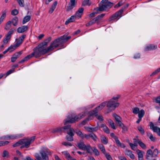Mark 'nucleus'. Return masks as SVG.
Wrapping results in <instances>:
<instances>
[{
	"mask_svg": "<svg viewBox=\"0 0 160 160\" xmlns=\"http://www.w3.org/2000/svg\"><path fill=\"white\" fill-rule=\"evenodd\" d=\"M18 13V11L16 9H14L12 10L11 12L12 15L15 16L17 15Z\"/></svg>",
	"mask_w": 160,
	"mask_h": 160,
	"instance_id": "6e6d98bb",
	"label": "nucleus"
},
{
	"mask_svg": "<svg viewBox=\"0 0 160 160\" xmlns=\"http://www.w3.org/2000/svg\"><path fill=\"white\" fill-rule=\"evenodd\" d=\"M9 143V142L7 141H0V147L7 145Z\"/></svg>",
	"mask_w": 160,
	"mask_h": 160,
	"instance_id": "ea45409f",
	"label": "nucleus"
},
{
	"mask_svg": "<svg viewBox=\"0 0 160 160\" xmlns=\"http://www.w3.org/2000/svg\"><path fill=\"white\" fill-rule=\"evenodd\" d=\"M9 154L8 152L6 150H4L3 151V154L2 156L3 158H8L9 156Z\"/></svg>",
	"mask_w": 160,
	"mask_h": 160,
	"instance_id": "79ce46f5",
	"label": "nucleus"
},
{
	"mask_svg": "<svg viewBox=\"0 0 160 160\" xmlns=\"http://www.w3.org/2000/svg\"><path fill=\"white\" fill-rule=\"evenodd\" d=\"M147 135L149 137V139L152 141L154 142L156 140V138L153 136L152 133H148L147 134Z\"/></svg>",
	"mask_w": 160,
	"mask_h": 160,
	"instance_id": "c9c22d12",
	"label": "nucleus"
},
{
	"mask_svg": "<svg viewBox=\"0 0 160 160\" xmlns=\"http://www.w3.org/2000/svg\"><path fill=\"white\" fill-rule=\"evenodd\" d=\"M86 115V113L85 112H82L74 117L68 116L64 120V124L66 125L68 123H73L76 122H77L84 117Z\"/></svg>",
	"mask_w": 160,
	"mask_h": 160,
	"instance_id": "20e7f679",
	"label": "nucleus"
},
{
	"mask_svg": "<svg viewBox=\"0 0 160 160\" xmlns=\"http://www.w3.org/2000/svg\"><path fill=\"white\" fill-rule=\"evenodd\" d=\"M129 144L131 149L133 150H135L136 147L138 146L137 144L135 145L131 142H129Z\"/></svg>",
	"mask_w": 160,
	"mask_h": 160,
	"instance_id": "3c124183",
	"label": "nucleus"
},
{
	"mask_svg": "<svg viewBox=\"0 0 160 160\" xmlns=\"http://www.w3.org/2000/svg\"><path fill=\"white\" fill-rule=\"evenodd\" d=\"M19 5L21 7H23L24 6V2L23 0H17Z\"/></svg>",
	"mask_w": 160,
	"mask_h": 160,
	"instance_id": "864d4df0",
	"label": "nucleus"
},
{
	"mask_svg": "<svg viewBox=\"0 0 160 160\" xmlns=\"http://www.w3.org/2000/svg\"><path fill=\"white\" fill-rule=\"evenodd\" d=\"M35 139V137H32L28 139H22V145L21 146L20 148H22L24 147L26 148H28L31 143L33 142Z\"/></svg>",
	"mask_w": 160,
	"mask_h": 160,
	"instance_id": "9d476101",
	"label": "nucleus"
},
{
	"mask_svg": "<svg viewBox=\"0 0 160 160\" xmlns=\"http://www.w3.org/2000/svg\"><path fill=\"white\" fill-rule=\"evenodd\" d=\"M125 154L129 156L131 159H135V156L132 153V152L128 149L125 150Z\"/></svg>",
	"mask_w": 160,
	"mask_h": 160,
	"instance_id": "a211bd4d",
	"label": "nucleus"
},
{
	"mask_svg": "<svg viewBox=\"0 0 160 160\" xmlns=\"http://www.w3.org/2000/svg\"><path fill=\"white\" fill-rule=\"evenodd\" d=\"M96 118L100 121H102L103 120V118L102 115H98L97 114H95Z\"/></svg>",
	"mask_w": 160,
	"mask_h": 160,
	"instance_id": "de8ad7c7",
	"label": "nucleus"
},
{
	"mask_svg": "<svg viewBox=\"0 0 160 160\" xmlns=\"http://www.w3.org/2000/svg\"><path fill=\"white\" fill-rule=\"evenodd\" d=\"M77 18L75 15L72 16L71 17L69 18L65 22V24L66 25L68 24L69 22H72L74 21Z\"/></svg>",
	"mask_w": 160,
	"mask_h": 160,
	"instance_id": "5701e85b",
	"label": "nucleus"
},
{
	"mask_svg": "<svg viewBox=\"0 0 160 160\" xmlns=\"http://www.w3.org/2000/svg\"><path fill=\"white\" fill-rule=\"evenodd\" d=\"M123 9H121L120 10L116 12L110 18L109 21H117L119 18V17L120 18L121 17V14L123 12Z\"/></svg>",
	"mask_w": 160,
	"mask_h": 160,
	"instance_id": "9b49d317",
	"label": "nucleus"
},
{
	"mask_svg": "<svg viewBox=\"0 0 160 160\" xmlns=\"http://www.w3.org/2000/svg\"><path fill=\"white\" fill-rule=\"evenodd\" d=\"M110 136L112 137L115 140L118 138V137L117 136H115V134L113 133H111L110 134Z\"/></svg>",
	"mask_w": 160,
	"mask_h": 160,
	"instance_id": "69168bd1",
	"label": "nucleus"
},
{
	"mask_svg": "<svg viewBox=\"0 0 160 160\" xmlns=\"http://www.w3.org/2000/svg\"><path fill=\"white\" fill-rule=\"evenodd\" d=\"M100 139L101 142L104 144H107L108 143V138L103 135H101L100 136Z\"/></svg>",
	"mask_w": 160,
	"mask_h": 160,
	"instance_id": "4be33fe9",
	"label": "nucleus"
},
{
	"mask_svg": "<svg viewBox=\"0 0 160 160\" xmlns=\"http://www.w3.org/2000/svg\"><path fill=\"white\" fill-rule=\"evenodd\" d=\"M83 11L84 8H80L78 10L75 15L77 18L79 19L81 18Z\"/></svg>",
	"mask_w": 160,
	"mask_h": 160,
	"instance_id": "f3484780",
	"label": "nucleus"
},
{
	"mask_svg": "<svg viewBox=\"0 0 160 160\" xmlns=\"http://www.w3.org/2000/svg\"><path fill=\"white\" fill-rule=\"evenodd\" d=\"M57 4V1L55 2L52 5L49 11V13H52L53 11L55 9Z\"/></svg>",
	"mask_w": 160,
	"mask_h": 160,
	"instance_id": "393cba45",
	"label": "nucleus"
},
{
	"mask_svg": "<svg viewBox=\"0 0 160 160\" xmlns=\"http://www.w3.org/2000/svg\"><path fill=\"white\" fill-rule=\"evenodd\" d=\"M158 153V151L157 148L154 149L153 152L151 149H149L146 152V158L148 160H156V158L152 159V158L157 157Z\"/></svg>",
	"mask_w": 160,
	"mask_h": 160,
	"instance_id": "6e6552de",
	"label": "nucleus"
},
{
	"mask_svg": "<svg viewBox=\"0 0 160 160\" xmlns=\"http://www.w3.org/2000/svg\"><path fill=\"white\" fill-rule=\"evenodd\" d=\"M62 153L65 156L66 158L68 160H76V159L72 157L69 153L67 151H64L62 152Z\"/></svg>",
	"mask_w": 160,
	"mask_h": 160,
	"instance_id": "412c9836",
	"label": "nucleus"
},
{
	"mask_svg": "<svg viewBox=\"0 0 160 160\" xmlns=\"http://www.w3.org/2000/svg\"><path fill=\"white\" fill-rule=\"evenodd\" d=\"M75 0H70V2L68 4L66 9V11H69L72 10L75 7Z\"/></svg>",
	"mask_w": 160,
	"mask_h": 160,
	"instance_id": "2eb2a0df",
	"label": "nucleus"
},
{
	"mask_svg": "<svg viewBox=\"0 0 160 160\" xmlns=\"http://www.w3.org/2000/svg\"><path fill=\"white\" fill-rule=\"evenodd\" d=\"M75 132L82 139L83 138L84 134L81 130H76Z\"/></svg>",
	"mask_w": 160,
	"mask_h": 160,
	"instance_id": "473e14b6",
	"label": "nucleus"
},
{
	"mask_svg": "<svg viewBox=\"0 0 160 160\" xmlns=\"http://www.w3.org/2000/svg\"><path fill=\"white\" fill-rule=\"evenodd\" d=\"M105 15V13H102L98 15L95 18H94L96 23H98L99 21L103 18Z\"/></svg>",
	"mask_w": 160,
	"mask_h": 160,
	"instance_id": "a878e982",
	"label": "nucleus"
},
{
	"mask_svg": "<svg viewBox=\"0 0 160 160\" xmlns=\"http://www.w3.org/2000/svg\"><path fill=\"white\" fill-rule=\"evenodd\" d=\"M137 128L140 133L142 134H144L145 133V131L143 128L140 126L137 127Z\"/></svg>",
	"mask_w": 160,
	"mask_h": 160,
	"instance_id": "a19ab883",
	"label": "nucleus"
},
{
	"mask_svg": "<svg viewBox=\"0 0 160 160\" xmlns=\"http://www.w3.org/2000/svg\"><path fill=\"white\" fill-rule=\"evenodd\" d=\"M53 152L44 146H42L39 151L40 154L38 153H35L34 156L36 160H49L48 156H51Z\"/></svg>",
	"mask_w": 160,
	"mask_h": 160,
	"instance_id": "f03ea898",
	"label": "nucleus"
},
{
	"mask_svg": "<svg viewBox=\"0 0 160 160\" xmlns=\"http://www.w3.org/2000/svg\"><path fill=\"white\" fill-rule=\"evenodd\" d=\"M22 42L19 39H18L17 42L15 44V45L16 46L18 47L19 46V45L21 44Z\"/></svg>",
	"mask_w": 160,
	"mask_h": 160,
	"instance_id": "13d9d810",
	"label": "nucleus"
},
{
	"mask_svg": "<svg viewBox=\"0 0 160 160\" xmlns=\"http://www.w3.org/2000/svg\"><path fill=\"white\" fill-rule=\"evenodd\" d=\"M20 145H22V139L20 140H19L18 142H17L15 144H13V145L12 146L14 147H15L18 146Z\"/></svg>",
	"mask_w": 160,
	"mask_h": 160,
	"instance_id": "49530a36",
	"label": "nucleus"
},
{
	"mask_svg": "<svg viewBox=\"0 0 160 160\" xmlns=\"http://www.w3.org/2000/svg\"><path fill=\"white\" fill-rule=\"evenodd\" d=\"M160 72V68H158L154 72H153L150 75L151 76H152L156 74H157L158 72ZM160 78V75L158 77V78Z\"/></svg>",
	"mask_w": 160,
	"mask_h": 160,
	"instance_id": "37998d69",
	"label": "nucleus"
},
{
	"mask_svg": "<svg viewBox=\"0 0 160 160\" xmlns=\"http://www.w3.org/2000/svg\"><path fill=\"white\" fill-rule=\"evenodd\" d=\"M77 146L81 149L83 150H86L88 153L91 152L92 147L89 144L85 145L82 140L80 141V142L78 143Z\"/></svg>",
	"mask_w": 160,
	"mask_h": 160,
	"instance_id": "1a4fd4ad",
	"label": "nucleus"
},
{
	"mask_svg": "<svg viewBox=\"0 0 160 160\" xmlns=\"http://www.w3.org/2000/svg\"><path fill=\"white\" fill-rule=\"evenodd\" d=\"M18 20V18L17 17H14L12 19V23L14 26H16L17 25Z\"/></svg>",
	"mask_w": 160,
	"mask_h": 160,
	"instance_id": "2f4dec72",
	"label": "nucleus"
},
{
	"mask_svg": "<svg viewBox=\"0 0 160 160\" xmlns=\"http://www.w3.org/2000/svg\"><path fill=\"white\" fill-rule=\"evenodd\" d=\"M150 128L152 129L153 132H157L158 135L160 136V128L158 127L154 126V124L152 122H150Z\"/></svg>",
	"mask_w": 160,
	"mask_h": 160,
	"instance_id": "ddd939ff",
	"label": "nucleus"
},
{
	"mask_svg": "<svg viewBox=\"0 0 160 160\" xmlns=\"http://www.w3.org/2000/svg\"><path fill=\"white\" fill-rule=\"evenodd\" d=\"M26 37V35L24 34L22 35L20 37H19L18 38L22 42H23L24 39Z\"/></svg>",
	"mask_w": 160,
	"mask_h": 160,
	"instance_id": "0e129e2a",
	"label": "nucleus"
},
{
	"mask_svg": "<svg viewBox=\"0 0 160 160\" xmlns=\"http://www.w3.org/2000/svg\"><path fill=\"white\" fill-rule=\"evenodd\" d=\"M115 141L118 146V147L119 145H120L121 144V143L118 140V138L117 139H116Z\"/></svg>",
	"mask_w": 160,
	"mask_h": 160,
	"instance_id": "338daca9",
	"label": "nucleus"
},
{
	"mask_svg": "<svg viewBox=\"0 0 160 160\" xmlns=\"http://www.w3.org/2000/svg\"><path fill=\"white\" fill-rule=\"evenodd\" d=\"M118 158L120 160H127V158L125 157L122 156H118Z\"/></svg>",
	"mask_w": 160,
	"mask_h": 160,
	"instance_id": "774afa93",
	"label": "nucleus"
},
{
	"mask_svg": "<svg viewBox=\"0 0 160 160\" xmlns=\"http://www.w3.org/2000/svg\"><path fill=\"white\" fill-rule=\"evenodd\" d=\"M7 12L6 10H5L4 11L2 12V15L0 18V19H2L3 20L6 17V13Z\"/></svg>",
	"mask_w": 160,
	"mask_h": 160,
	"instance_id": "09e8293b",
	"label": "nucleus"
},
{
	"mask_svg": "<svg viewBox=\"0 0 160 160\" xmlns=\"http://www.w3.org/2000/svg\"><path fill=\"white\" fill-rule=\"evenodd\" d=\"M107 102H104L101 103L96 108L92 111L89 112V115L88 118L86 119L82 122V124L84 125L87 121H89L91 119H90V117L97 113L98 112L102 110L104 107L106 105Z\"/></svg>",
	"mask_w": 160,
	"mask_h": 160,
	"instance_id": "423d86ee",
	"label": "nucleus"
},
{
	"mask_svg": "<svg viewBox=\"0 0 160 160\" xmlns=\"http://www.w3.org/2000/svg\"><path fill=\"white\" fill-rule=\"evenodd\" d=\"M14 72V68L12 70H10L9 71H8L6 73V76H8L10 74Z\"/></svg>",
	"mask_w": 160,
	"mask_h": 160,
	"instance_id": "052dcab7",
	"label": "nucleus"
},
{
	"mask_svg": "<svg viewBox=\"0 0 160 160\" xmlns=\"http://www.w3.org/2000/svg\"><path fill=\"white\" fill-rule=\"evenodd\" d=\"M138 114V118H142L144 116L145 112L144 110L143 109H142L140 111H139Z\"/></svg>",
	"mask_w": 160,
	"mask_h": 160,
	"instance_id": "e433bc0d",
	"label": "nucleus"
},
{
	"mask_svg": "<svg viewBox=\"0 0 160 160\" xmlns=\"http://www.w3.org/2000/svg\"><path fill=\"white\" fill-rule=\"evenodd\" d=\"M22 137V135L19 134L9 135V139H14Z\"/></svg>",
	"mask_w": 160,
	"mask_h": 160,
	"instance_id": "bb28decb",
	"label": "nucleus"
},
{
	"mask_svg": "<svg viewBox=\"0 0 160 160\" xmlns=\"http://www.w3.org/2000/svg\"><path fill=\"white\" fill-rule=\"evenodd\" d=\"M157 45L149 44L146 46L144 50L145 51L153 50L157 49Z\"/></svg>",
	"mask_w": 160,
	"mask_h": 160,
	"instance_id": "4468645a",
	"label": "nucleus"
},
{
	"mask_svg": "<svg viewBox=\"0 0 160 160\" xmlns=\"http://www.w3.org/2000/svg\"><path fill=\"white\" fill-rule=\"evenodd\" d=\"M121 97L120 95L117 94L113 96L111 99L107 102V106L108 108V113L114 110L115 108L118 107L119 103L118 102L119 98Z\"/></svg>",
	"mask_w": 160,
	"mask_h": 160,
	"instance_id": "7ed1b4c3",
	"label": "nucleus"
},
{
	"mask_svg": "<svg viewBox=\"0 0 160 160\" xmlns=\"http://www.w3.org/2000/svg\"><path fill=\"white\" fill-rule=\"evenodd\" d=\"M112 5V3L108 0H102L100 3L98 8L96 9L97 12H100L107 9L110 8Z\"/></svg>",
	"mask_w": 160,
	"mask_h": 160,
	"instance_id": "0eeeda50",
	"label": "nucleus"
},
{
	"mask_svg": "<svg viewBox=\"0 0 160 160\" xmlns=\"http://www.w3.org/2000/svg\"><path fill=\"white\" fill-rule=\"evenodd\" d=\"M28 27L26 26H23L18 28L17 31L18 33H22L27 30Z\"/></svg>",
	"mask_w": 160,
	"mask_h": 160,
	"instance_id": "aec40b11",
	"label": "nucleus"
},
{
	"mask_svg": "<svg viewBox=\"0 0 160 160\" xmlns=\"http://www.w3.org/2000/svg\"><path fill=\"white\" fill-rule=\"evenodd\" d=\"M112 116L115 118L116 122L121 120V118L120 117L116 114L113 113Z\"/></svg>",
	"mask_w": 160,
	"mask_h": 160,
	"instance_id": "4c0bfd02",
	"label": "nucleus"
},
{
	"mask_svg": "<svg viewBox=\"0 0 160 160\" xmlns=\"http://www.w3.org/2000/svg\"><path fill=\"white\" fill-rule=\"evenodd\" d=\"M65 131L70 136H74L73 132H75L73 128H71V125H68L64 127H59L55 129L52 131V133H56Z\"/></svg>",
	"mask_w": 160,
	"mask_h": 160,
	"instance_id": "39448f33",
	"label": "nucleus"
},
{
	"mask_svg": "<svg viewBox=\"0 0 160 160\" xmlns=\"http://www.w3.org/2000/svg\"><path fill=\"white\" fill-rule=\"evenodd\" d=\"M138 143L139 144L140 146L143 149H145L146 148V145L140 140H138Z\"/></svg>",
	"mask_w": 160,
	"mask_h": 160,
	"instance_id": "f704fd0d",
	"label": "nucleus"
},
{
	"mask_svg": "<svg viewBox=\"0 0 160 160\" xmlns=\"http://www.w3.org/2000/svg\"><path fill=\"white\" fill-rule=\"evenodd\" d=\"M100 127L102 128L103 131L107 133H110V130L108 128L106 125L102 124L100 126Z\"/></svg>",
	"mask_w": 160,
	"mask_h": 160,
	"instance_id": "cd10ccee",
	"label": "nucleus"
},
{
	"mask_svg": "<svg viewBox=\"0 0 160 160\" xmlns=\"http://www.w3.org/2000/svg\"><path fill=\"white\" fill-rule=\"evenodd\" d=\"M90 137H91L94 141H96L97 140L98 138L94 133H91L90 134Z\"/></svg>",
	"mask_w": 160,
	"mask_h": 160,
	"instance_id": "603ef678",
	"label": "nucleus"
},
{
	"mask_svg": "<svg viewBox=\"0 0 160 160\" xmlns=\"http://www.w3.org/2000/svg\"><path fill=\"white\" fill-rule=\"evenodd\" d=\"M0 139H1V140H8V139H9V135L0 137Z\"/></svg>",
	"mask_w": 160,
	"mask_h": 160,
	"instance_id": "bf43d9fd",
	"label": "nucleus"
},
{
	"mask_svg": "<svg viewBox=\"0 0 160 160\" xmlns=\"http://www.w3.org/2000/svg\"><path fill=\"white\" fill-rule=\"evenodd\" d=\"M71 38L70 36L67 37V35L65 34L55 39L52 42L49 47H47L48 44L51 40V38L49 37L35 48L33 50V52L31 54L24 57V59L27 61L33 57L38 58L42 55L45 54L52 51L60 44L67 42Z\"/></svg>",
	"mask_w": 160,
	"mask_h": 160,
	"instance_id": "f257e3e1",
	"label": "nucleus"
},
{
	"mask_svg": "<svg viewBox=\"0 0 160 160\" xmlns=\"http://www.w3.org/2000/svg\"><path fill=\"white\" fill-rule=\"evenodd\" d=\"M30 18L31 17L30 16L28 15L25 17L23 20V24H24L29 21L30 20Z\"/></svg>",
	"mask_w": 160,
	"mask_h": 160,
	"instance_id": "72a5a7b5",
	"label": "nucleus"
},
{
	"mask_svg": "<svg viewBox=\"0 0 160 160\" xmlns=\"http://www.w3.org/2000/svg\"><path fill=\"white\" fill-rule=\"evenodd\" d=\"M85 128L88 132H96L98 129V126L95 127H85Z\"/></svg>",
	"mask_w": 160,
	"mask_h": 160,
	"instance_id": "6ab92c4d",
	"label": "nucleus"
},
{
	"mask_svg": "<svg viewBox=\"0 0 160 160\" xmlns=\"http://www.w3.org/2000/svg\"><path fill=\"white\" fill-rule=\"evenodd\" d=\"M91 150H92L94 154L97 156H98L100 155V152L98 149L95 147L92 148Z\"/></svg>",
	"mask_w": 160,
	"mask_h": 160,
	"instance_id": "c85d7f7f",
	"label": "nucleus"
},
{
	"mask_svg": "<svg viewBox=\"0 0 160 160\" xmlns=\"http://www.w3.org/2000/svg\"><path fill=\"white\" fill-rule=\"evenodd\" d=\"M98 147L101 150L102 152L104 154L106 152L104 146L102 144H99L98 145Z\"/></svg>",
	"mask_w": 160,
	"mask_h": 160,
	"instance_id": "b1692460",
	"label": "nucleus"
},
{
	"mask_svg": "<svg viewBox=\"0 0 160 160\" xmlns=\"http://www.w3.org/2000/svg\"><path fill=\"white\" fill-rule=\"evenodd\" d=\"M12 22L11 21H8L6 24L4 29L7 31L11 27Z\"/></svg>",
	"mask_w": 160,
	"mask_h": 160,
	"instance_id": "c756f323",
	"label": "nucleus"
},
{
	"mask_svg": "<svg viewBox=\"0 0 160 160\" xmlns=\"http://www.w3.org/2000/svg\"><path fill=\"white\" fill-rule=\"evenodd\" d=\"M139 111V109L138 108L135 107L132 109V112L134 114H137L138 113Z\"/></svg>",
	"mask_w": 160,
	"mask_h": 160,
	"instance_id": "a18cd8bd",
	"label": "nucleus"
},
{
	"mask_svg": "<svg viewBox=\"0 0 160 160\" xmlns=\"http://www.w3.org/2000/svg\"><path fill=\"white\" fill-rule=\"evenodd\" d=\"M17 47L14 44V45L12 46L11 45L9 47L8 49V50H9V51L10 52H11L13 50H14Z\"/></svg>",
	"mask_w": 160,
	"mask_h": 160,
	"instance_id": "58836bf2",
	"label": "nucleus"
},
{
	"mask_svg": "<svg viewBox=\"0 0 160 160\" xmlns=\"http://www.w3.org/2000/svg\"><path fill=\"white\" fill-rule=\"evenodd\" d=\"M96 23L95 20L94 18L92 19V20L90 21L88 23L86 24V26H88L90 25H91L93 24L94 23Z\"/></svg>",
	"mask_w": 160,
	"mask_h": 160,
	"instance_id": "8fccbe9b",
	"label": "nucleus"
},
{
	"mask_svg": "<svg viewBox=\"0 0 160 160\" xmlns=\"http://www.w3.org/2000/svg\"><path fill=\"white\" fill-rule=\"evenodd\" d=\"M15 31L16 29L14 28H12L10 29V31L6 35L5 38L3 40V42L4 44H6L8 43L12 35Z\"/></svg>",
	"mask_w": 160,
	"mask_h": 160,
	"instance_id": "f8f14e48",
	"label": "nucleus"
},
{
	"mask_svg": "<svg viewBox=\"0 0 160 160\" xmlns=\"http://www.w3.org/2000/svg\"><path fill=\"white\" fill-rule=\"evenodd\" d=\"M23 52V50H21L19 52H16L12 56L14 57V58H16V59H17L21 55Z\"/></svg>",
	"mask_w": 160,
	"mask_h": 160,
	"instance_id": "7c9ffc66",
	"label": "nucleus"
},
{
	"mask_svg": "<svg viewBox=\"0 0 160 160\" xmlns=\"http://www.w3.org/2000/svg\"><path fill=\"white\" fill-rule=\"evenodd\" d=\"M89 0H84L82 2V5L83 6H90L91 4L89 3Z\"/></svg>",
	"mask_w": 160,
	"mask_h": 160,
	"instance_id": "5fc2aeb1",
	"label": "nucleus"
},
{
	"mask_svg": "<svg viewBox=\"0 0 160 160\" xmlns=\"http://www.w3.org/2000/svg\"><path fill=\"white\" fill-rule=\"evenodd\" d=\"M67 140L69 141H72L73 140V136H67Z\"/></svg>",
	"mask_w": 160,
	"mask_h": 160,
	"instance_id": "e2e57ef3",
	"label": "nucleus"
},
{
	"mask_svg": "<svg viewBox=\"0 0 160 160\" xmlns=\"http://www.w3.org/2000/svg\"><path fill=\"white\" fill-rule=\"evenodd\" d=\"M121 128L122 129V132H124L128 130V127L126 126H125L124 124Z\"/></svg>",
	"mask_w": 160,
	"mask_h": 160,
	"instance_id": "4d7b16f0",
	"label": "nucleus"
},
{
	"mask_svg": "<svg viewBox=\"0 0 160 160\" xmlns=\"http://www.w3.org/2000/svg\"><path fill=\"white\" fill-rule=\"evenodd\" d=\"M136 152L138 155V160H144L143 154L144 153V152L139 149H137Z\"/></svg>",
	"mask_w": 160,
	"mask_h": 160,
	"instance_id": "dca6fc26",
	"label": "nucleus"
},
{
	"mask_svg": "<svg viewBox=\"0 0 160 160\" xmlns=\"http://www.w3.org/2000/svg\"><path fill=\"white\" fill-rule=\"evenodd\" d=\"M122 1H120L117 4L115 5L114 7L115 8H118L122 6Z\"/></svg>",
	"mask_w": 160,
	"mask_h": 160,
	"instance_id": "680f3d73",
	"label": "nucleus"
},
{
	"mask_svg": "<svg viewBox=\"0 0 160 160\" xmlns=\"http://www.w3.org/2000/svg\"><path fill=\"white\" fill-rule=\"evenodd\" d=\"M104 154L108 160H112V157L108 152H106Z\"/></svg>",
	"mask_w": 160,
	"mask_h": 160,
	"instance_id": "c03bdc74",
	"label": "nucleus"
}]
</instances>
